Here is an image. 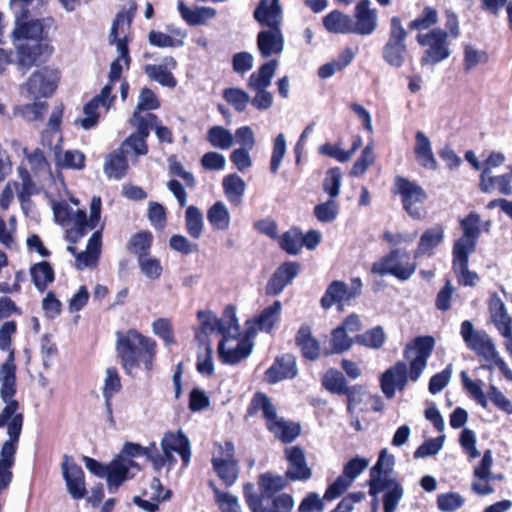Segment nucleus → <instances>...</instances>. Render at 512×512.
Masks as SVG:
<instances>
[{
  "label": "nucleus",
  "instance_id": "obj_1",
  "mask_svg": "<svg viewBox=\"0 0 512 512\" xmlns=\"http://www.w3.org/2000/svg\"><path fill=\"white\" fill-rule=\"evenodd\" d=\"M116 352L121 360L122 368L127 374H131L141 365L147 372H150L153 370L157 354V343L136 329H129L126 333L118 331Z\"/></svg>",
  "mask_w": 512,
  "mask_h": 512
},
{
  "label": "nucleus",
  "instance_id": "obj_2",
  "mask_svg": "<svg viewBox=\"0 0 512 512\" xmlns=\"http://www.w3.org/2000/svg\"><path fill=\"white\" fill-rule=\"evenodd\" d=\"M256 330L246 322L241 330L234 306H226V364H237L247 359L254 347Z\"/></svg>",
  "mask_w": 512,
  "mask_h": 512
},
{
  "label": "nucleus",
  "instance_id": "obj_3",
  "mask_svg": "<svg viewBox=\"0 0 512 512\" xmlns=\"http://www.w3.org/2000/svg\"><path fill=\"white\" fill-rule=\"evenodd\" d=\"M258 411L262 412L268 430L280 441L290 443L300 435V424L278 417L276 408L271 400L266 394L260 392L254 395L249 408L250 413Z\"/></svg>",
  "mask_w": 512,
  "mask_h": 512
},
{
  "label": "nucleus",
  "instance_id": "obj_4",
  "mask_svg": "<svg viewBox=\"0 0 512 512\" xmlns=\"http://www.w3.org/2000/svg\"><path fill=\"white\" fill-rule=\"evenodd\" d=\"M0 373L2 376L0 377L1 388H0V397L2 401L6 404L2 411L0 412V428L7 427L9 429V425L13 422L16 417H20L21 419V427L23 426L24 416L19 410V402L14 399L17 393L16 387V365L14 364V352L10 351V355L5 363L2 364L0 368Z\"/></svg>",
  "mask_w": 512,
  "mask_h": 512
},
{
  "label": "nucleus",
  "instance_id": "obj_5",
  "mask_svg": "<svg viewBox=\"0 0 512 512\" xmlns=\"http://www.w3.org/2000/svg\"><path fill=\"white\" fill-rule=\"evenodd\" d=\"M449 34L440 28L432 29L426 33H419L416 36L417 43L426 47L421 57V64L434 66L445 61L451 56V49L448 43Z\"/></svg>",
  "mask_w": 512,
  "mask_h": 512
},
{
  "label": "nucleus",
  "instance_id": "obj_6",
  "mask_svg": "<svg viewBox=\"0 0 512 512\" xmlns=\"http://www.w3.org/2000/svg\"><path fill=\"white\" fill-rule=\"evenodd\" d=\"M394 192L400 196L403 209L410 217L417 220L425 217L423 204L427 199V193L420 185L399 176L394 180Z\"/></svg>",
  "mask_w": 512,
  "mask_h": 512
},
{
  "label": "nucleus",
  "instance_id": "obj_7",
  "mask_svg": "<svg viewBox=\"0 0 512 512\" xmlns=\"http://www.w3.org/2000/svg\"><path fill=\"white\" fill-rule=\"evenodd\" d=\"M60 72L43 66L35 70L23 84L28 96L33 100L51 97L58 87Z\"/></svg>",
  "mask_w": 512,
  "mask_h": 512
},
{
  "label": "nucleus",
  "instance_id": "obj_8",
  "mask_svg": "<svg viewBox=\"0 0 512 512\" xmlns=\"http://www.w3.org/2000/svg\"><path fill=\"white\" fill-rule=\"evenodd\" d=\"M416 268L417 264L409 260L406 252L393 250L373 264L372 272L381 276L389 274L401 281H406L415 273Z\"/></svg>",
  "mask_w": 512,
  "mask_h": 512
},
{
  "label": "nucleus",
  "instance_id": "obj_9",
  "mask_svg": "<svg viewBox=\"0 0 512 512\" xmlns=\"http://www.w3.org/2000/svg\"><path fill=\"white\" fill-rule=\"evenodd\" d=\"M435 343L432 336H418L406 346L404 355L410 362L409 378L412 381H417L426 368Z\"/></svg>",
  "mask_w": 512,
  "mask_h": 512
},
{
  "label": "nucleus",
  "instance_id": "obj_10",
  "mask_svg": "<svg viewBox=\"0 0 512 512\" xmlns=\"http://www.w3.org/2000/svg\"><path fill=\"white\" fill-rule=\"evenodd\" d=\"M21 419L16 417L13 420L7 434L9 436L1 447L0 450V483L4 486L10 485L13 479L12 468L15 464V455L18 449V444L21 435Z\"/></svg>",
  "mask_w": 512,
  "mask_h": 512
},
{
  "label": "nucleus",
  "instance_id": "obj_11",
  "mask_svg": "<svg viewBox=\"0 0 512 512\" xmlns=\"http://www.w3.org/2000/svg\"><path fill=\"white\" fill-rule=\"evenodd\" d=\"M406 38L407 32L401 19L392 17L389 40L383 48V58L390 66L399 68L404 64L407 54Z\"/></svg>",
  "mask_w": 512,
  "mask_h": 512
},
{
  "label": "nucleus",
  "instance_id": "obj_12",
  "mask_svg": "<svg viewBox=\"0 0 512 512\" xmlns=\"http://www.w3.org/2000/svg\"><path fill=\"white\" fill-rule=\"evenodd\" d=\"M460 334L467 347L485 361L496 356L497 348L491 337L483 330H475L469 320L461 323Z\"/></svg>",
  "mask_w": 512,
  "mask_h": 512
},
{
  "label": "nucleus",
  "instance_id": "obj_13",
  "mask_svg": "<svg viewBox=\"0 0 512 512\" xmlns=\"http://www.w3.org/2000/svg\"><path fill=\"white\" fill-rule=\"evenodd\" d=\"M370 494L376 496L385 492L383 504L384 512H395L400 500L403 497L402 486L394 479L379 477L369 481Z\"/></svg>",
  "mask_w": 512,
  "mask_h": 512
},
{
  "label": "nucleus",
  "instance_id": "obj_14",
  "mask_svg": "<svg viewBox=\"0 0 512 512\" xmlns=\"http://www.w3.org/2000/svg\"><path fill=\"white\" fill-rule=\"evenodd\" d=\"M284 456L288 462L286 478L291 481H307L312 477V469L308 466L306 454L300 446L285 448Z\"/></svg>",
  "mask_w": 512,
  "mask_h": 512
},
{
  "label": "nucleus",
  "instance_id": "obj_15",
  "mask_svg": "<svg viewBox=\"0 0 512 512\" xmlns=\"http://www.w3.org/2000/svg\"><path fill=\"white\" fill-rule=\"evenodd\" d=\"M69 459L70 457L68 455L64 456V461L62 463V474L66 481L69 494L72 496V498L79 500L82 499L87 493L85 488L84 471L81 466L74 462L69 465Z\"/></svg>",
  "mask_w": 512,
  "mask_h": 512
},
{
  "label": "nucleus",
  "instance_id": "obj_16",
  "mask_svg": "<svg viewBox=\"0 0 512 512\" xmlns=\"http://www.w3.org/2000/svg\"><path fill=\"white\" fill-rule=\"evenodd\" d=\"M370 5V0H361L356 5L354 12L355 22L352 20L353 33L370 35L375 31L377 27V13Z\"/></svg>",
  "mask_w": 512,
  "mask_h": 512
},
{
  "label": "nucleus",
  "instance_id": "obj_17",
  "mask_svg": "<svg viewBox=\"0 0 512 512\" xmlns=\"http://www.w3.org/2000/svg\"><path fill=\"white\" fill-rule=\"evenodd\" d=\"M408 368L406 363L397 362L393 367L386 370L381 377V388L387 398H392L395 391H402L408 382Z\"/></svg>",
  "mask_w": 512,
  "mask_h": 512
},
{
  "label": "nucleus",
  "instance_id": "obj_18",
  "mask_svg": "<svg viewBox=\"0 0 512 512\" xmlns=\"http://www.w3.org/2000/svg\"><path fill=\"white\" fill-rule=\"evenodd\" d=\"M300 265L297 262H286L279 266L266 285L268 295H279L298 275Z\"/></svg>",
  "mask_w": 512,
  "mask_h": 512
},
{
  "label": "nucleus",
  "instance_id": "obj_19",
  "mask_svg": "<svg viewBox=\"0 0 512 512\" xmlns=\"http://www.w3.org/2000/svg\"><path fill=\"white\" fill-rule=\"evenodd\" d=\"M298 374L296 358L291 354L277 357L273 365L266 371L265 379L274 384L286 379H292Z\"/></svg>",
  "mask_w": 512,
  "mask_h": 512
},
{
  "label": "nucleus",
  "instance_id": "obj_20",
  "mask_svg": "<svg viewBox=\"0 0 512 512\" xmlns=\"http://www.w3.org/2000/svg\"><path fill=\"white\" fill-rule=\"evenodd\" d=\"M413 153L419 166L433 171L438 168V162L433 152L431 140L421 130L415 132Z\"/></svg>",
  "mask_w": 512,
  "mask_h": 512
},
{
  "label": "nucleus",
  "instance_id": "obj_21",
  "mask_svg": "<svg viewBox=\"0 0 512 512\" xmlns=\"http://www.w3.org/2000/svg\"><path fill=\"white\" fill-rule=\"evenodd\" d=\"M164 454L176 452L181 456L183 466H187L191 457L190 442L188 437L181 431L167 432L161 441Z\"/></svg>",
  "mask_w": 512,
  "mask_h": 512
},
{
  "label": "nucleus",
  "instance_id": "obj_22",
  "mask_svg": "<svg viewBox=\"0 0 512 512\" xmlns=\"http://www.w3.org/2000/svg\"><path fill=\"white\" fill-rule=\"evenodd\" d=\"M353 299L350 298L349 286L342 282L335 280L330 283L321 298V307L325 310L330 309L333 305H337L340 311L344 310L346 304Z\"/></svg>",
  "mask_w": 512,
  "mask_h": 512
},
{
  "label": "nucleus",
  "instance_id": "obj_23",
  "mask_svg": "<svg viewBox=\"0 0 512 512\" xmlns=\"http://www.w3.org/2000/svg\"><path fill=\"white\" fill-rule=\"evenodd\" d=\"M258 49L263 57L279 55L284 49V36L280 28H269L259 32Z\"/></svg>",
  "mask_w": 512,
  "mask_h": 512
},
{
  "label": "nucleus",
  "instance_id": "obj_24",
  "mask_svg": "<svg viewBox=\"0 0 512 512\" xmlns=\"http://www.w3.org/2000/svg\"><path fill=\"white\" fill-rule=\"evenodd\" d=\"M479 188L484 193L498 190L503 195H512V170L502 175H489L486 169L481 172Z\"/></svg>",
  "mask_w": 512,
  "mask_h": 512
},
{
  "label": "nucleus",
  "instance_id": "obj_25",
  "mask_svg": "<svg viewBox=\"0 0 512 512\" xmlns=\"http://www.w3.org/2000/svg\"><path fill=\"white\" fill-rule=\"evenodd\" d=\"M255 19L269 28H280L282 21V9L279 0H261L254 12Z\"/></svg>",
  "mask_w": 512,
  "mask_h": 512
},
{
  "label": "nucleus",
  "instance_id": "obj_26",
  "mask_svg": "<svg viewBox=\"0 0 512 512\" xmlns=\"http://www.w3.org/2000/svg\"><path fill=\"white\" fill-rule=\"evenodd\" d=\"M489 312L491 321L500 334L509 333L512 330V317L508 314L504 302L496 293L490 298Z\"/></svg>",
  "mask_w": 512,
  "mask_h": 512
},
{
  "label": "nucleus",
  "instance_id": "obj_27",
  "mask_svg": "<svg viewBox=\"0 0 512 512\" xmlns=\"http://www.w3.org/2000/svg\"><path fill=\"white\" fill-rule=\"evenodd\" d=\"M200 322V331L206 336L213 332L221 334L218 341L217 354L220 361L224 362V322L216 318L210 311H199L197 313Z\"/></svg>",
  "mask_w": 512,
  "mask_h": 512
},
{
  "label": "nucleus",
  "instance_id": "obj_28",
  "mask_svg": "<svg viewBox=\"0 0 512 512\" xmlns=\"http://www.w3.org/2000/svg\"><path fill=\"white\" fill-rule=\"evenodd\" d=\"M444 238V230L441 226L427 229L420 237L417 248L414 251V258L432 256L433 250L440 245Z\"/></svg>",
  "mask_w": 512,
  "mask_h": 512
},
{
  "label": "nucleus",
  "instance_id": "obj_29",
  "mask_svg": "<svg viewBox=\"0 0 512 512\" xmlns=\"http://www.w3.org/2000/svg\"><path fill=\"white\" fill-rule=\"evenodd\" d=\"M129 168L126 153L121 148L111 152L104 163V172L108 178L122 179Z\"/></svg>",
  "mask_w": 512,
  "mask_h": 512
},
{
  "label": "nucleus",
  "instance_id": "obj_30",
  "mask_svg": "<svg viewBox=\"0 0 512 512\" xmlns=\"http://www.w3.org/2000/svg\"><path fill=\"white\" fill-rule=\"evenodd\" d=\"M296 343L300 347L302 355L309 360H316L320 354V344L312 335L309 326H301L296 335Z\"/></svg>",
  "mask_w": 512,
  "mask_h": 512
},
{
  "label": "nucleus",
  "instance_id": "obj_31",
  "mask_svg": "<svg viewBox=\"0 0 512 512\" xmlns=\"http://www.w3.org/2000/svg\"><path fill=\"white\" fill-rule=\"evenodd\" d=\"M173 36L157 30H151L148 34L149 43L158 48H177L184 45L186 33L181 29L171 30Z\"/></svg>",
  "mask_w": 512,
  "mask_h": 512
},
{
  "label": "nucleus",
  "instance_id": "obj_32",
  "mask_svg": "<svg viewBox=\"0 0 512 512\" xmlns=\"http://www.w3.org/2000/svg\"><path fill=\"white\" fill-rule=\"evenodd\" d=\"M32 283L38 291L44 292L48 285L55 280V272L52 265L47 261H41L30 267Z\"/></svg>",
  "mask_w": 512,
  "mask_h": 512
},
{
  "label": "nucleus",
  "instance_id": "obj_33",
  "mask_svg": "<svg viewBox=\"0 0 512 512\" xmlns=\"http://www.w3.org/2000/svg\"><path fill=\"white\" fill-rule=\"evenodd\" d=\"M323 25L329 33L348 34L352 31V18L339 10H333L323 18Z\"/></svg>",
  "mask_w": 512,
  "mask_h": 512
},
{
  "label": "nucleus",
  "instance_id": "obj_34",
  "mask_svg": "<svg viewBox=\"0 0 512 512\" xmlns=\"http://www.w3.org/2000/svg\"><path fill=\"white\" fill-rule=\"evenodd\" d=\"M278 66L277 60H271L263 64L249 78V87L251 89H267L275 75Z\"/></svg>",
  "mask_w": 512,
  "mask_h": 512
},
{
  "label": "nucleus",
  "instance_id": "obj_35",
  "mask_svg": "<svg viewBox=\"0 0 512 512\" xmlns=\"http://www.w3.org/2000/svg\"><path fill=\"white\" fill-rule=\"evenodd\" d=\"M281 310L282 304L277 300L271 306L266 307L258 317L253 320H247L246 322H252L256 331L259 329L269 332L278 321Z\"/></svg>",
  "mask_w": 512,
  "mask_h": 512
},
{
  "label": "nucleus",
  "instance_id": "obj_36",
  "mask_svg": "<svg viewBox=\"0 0 512 512\" xmlns=\"http://www.w3.org/2000/svg\"><path fill=\"white\" fill-rule=\"evenodd\" d=\"M249 505L253 512H291L295 503L290 494L282 493L273 499L272 510L263 506V499L250 500Z\"/></svg>",
  "mask_w": 512,
  "mask_h": 512
},
{
  "label": "nucleus",
  "instance_id": "obj_37",
  "mask_svg": "<svg viewBox=\"0 0 512 512\" xmlns=\"http://www.w3.org/2000/svg\"><path fill=\"white\" fill-rule=\"evenodd\" d=\"M153 244V235L150 231H140L131 236L127 243L130 253L137 255L138 259L148 256Z\"/></svg>",
  "mask_w": 512,
  "mask_h": 512
},
{
  "label": "nucleus",
  "instance_id": "obj_38",
  "mask_svg": "<svg viewBox=\"0 0 512 512\" xmlns=\"http://www.w3.org/2000/svg\"><path fill=\"white\" fill-rule=\"evenodd\" d=\"M488 61L486 51L476 47L473 44H465L463 47V70L470 73L477 66L485 64Z\"/></svg>",
  "mask_w": 512,
  "mask_h": 512
},
{
  "label": "nucleus",
  "instance_id": "obj_39",
  "mask_svg": "<svg viewBox=\"0 0 512 512\" xmlns=\"http://www.w3.org/2000/svg\"><path fill=\"white\" fill-rule=\"evenodd\" d=\"M235 144L239 145V148L253 149L255 146V135L250 126L238 128L235 134L226 130V149Z\"/></svg>",
  "mask_w": 512,
  "mask_h": 512
},
{
  "label": "nucleus",
  "instance_id": "obj_40",
  "mask_svg": "<svg viewBox=\"0 0 512 512\" xmlns=\"http://www.w3.org/2000/svg\"><path fill=\"white\" fill-rule=\"evenodd\" d=\"M144 72L151 80L164 87L174 88L177 85L176 78L164 65L147 64L144 67Z\"/></svg>",
  "mask_w": 512,
  "mask_h": 512
},
{
  "label": "nucleus",
  "instance_id": "obj_41",
  "mask_svg": "<svg viewBox=\"0 0 512 512\" xmlns=\"http://www.w3.org/2000/svg\"><path fill=\"white\" fill-rule=\"evenodd\" d=\"M258 485L262 495L261 499L264 500L265 496H271L284 489L288 485V478H286V475L275 476L266 473L260 476Z\"/></svg>",
  "mask_w": 512,
  "mask_h": 512
},
{
  "label": "nucleus",
  "instance_id": "obj_42",
  "mask_svg": "<svg viewBox=\"0 0 512 512\" xmlns=\"http://www.w3.org/2000/svg\"><path fill=\"white\" fill-rule=\"evenodd\" d=\"M129 473V467L120 457L113 459L107 465L106 479L109 487L118 488L126 479Z\"/></svg>",
  "mask_w": 512,
  "mask_h": 512
},
{
  "label": "nucleus",
  "instance_id": "obj_43",
  "mask_svg": "<svg viewBox=\"0 0 512 512\" xmlns=\"http://www.w3.org/2000/svg\"><path fill=\"white\" fill-rule=\"evenodd\" d=\"M246 189V183L238 174L226 176V197L234 206H239Z\"/></svg>",
  "mask_w": 512,
  "mask_h": 512
},
{
  "label": "nucleus",
  "instance_id": "obj_44",
  "mask_svg": "<svg viewBox=\"0 0 512 512\" xmlns=\"http://www.w3.org/2000/svg\"><path fill=\"white\" fill-rule=\"evenodd\" d=\"M57 165L63 169L82 170L85 168L86 157L80 150H66L60 155L56 152Z\"/></svg>",
  "mask_w": 512,
  "mask_h": 512
},
{
  "label": "nucleus",
  "instance_id": "obj_45",
  "mask_svg": "<svg viewBox=\"0 0 512 512\" xmlns=\"http://www.w3.org/2000/svg\"><path fill=\"white\" fill-rule=\"evenodd\" d=\"M187 233L194 239L200 238L203 230V215L198 207L190 205L185 212Z\"/></svg>",
  "mask_w": 512,
  "mask_h": 512
},
{
  "label": "nucleus",
  "instance_id": "obj_46",
  "mask_svg": "<svg viewBox=\"0 0 512 512\" xmlns=\"http://www.w3.org/2000/svg\"><path fill=\"white\" fill-rule=\"evenodd\" d=\"M476 241L461 236L453 246V262L452 265L469 263V257L475 250Z\"/></svg>",
  "mask_w": 512,
  "mask_h": 512
},
{
  "label": "nucleus",
  "instance_id": "obj_47",
  "mask_svg": "<svg viewBox=\"0 0 512 512\" xmlns=\"http://www.w3.org/2000/svg\"><path fill=\"white\" fill-rule=\"evenodd\" d=\"M438 18V12L435 8L430 6L424 7L421 14L409 23V28L421 33L437 24Z\"/></svg>",
  "mask_w": 512,
  "mask_h": 512
},
{
  "label": "nucleus",
  "instance_id": "obj_48",
  "mask_svg": "<svg viewBox=\"0 0 512 512\" xmlns=\"http://www.w3.org/2000/svg\"><path fill=\"white\" fill-rule=\"evenodd\" d=\"M313 212L319 222L329 223L338 217L339 204L336 199L329 198L327 201L317 204Z\"/></svg>",
  "mask_w": 512,
  "mask_h": 512
},
{
  "label": "nucleus",
  "instance_id": "obj_49",
  "mask_svg": "<svg viewBox=\"0 0 512 512\" xmlns=\"http://www.w3.org/2000/svg\"><path fill=\"white\" fill-rule=\"evenodd\" d=\"M322 384L328 391L338 395H344L348 388L342 373L334 369H330L326 372Z\"/></svg>",
  "mask_w": 512,
  "mask_h": 512
},
{
  "label": "nucleus",
  "instance_id": "obj_50",
  "mask_svg": "<svg viewBox=\"0 0 512 512\" xmlns=\"http://www.w3.org/2000/svg\"><path fill=\"white\" fill-rule=\"evenodd\" d=\"M342 184V172L340 168L334 167L327 171L323 181V190L330 198L336 199L340 194Z\"/></svg>",
  "mask_w": 512,
  "mask_h": 512
},
{
  "label": "nucleus",
  "instance_id": "obj_51",
  "mask_svg": "<svg viewBox=\"0 0 512 512\" xmlns=\"http://www.w3.org/2000/svg\"><path fill=\"white\" fill-rule=\"evenodd\" d=\"M394 465V456L388 453L387 449H383L380 452L379 458L375 466L370 471V480L379 477L390 478L389 472H391Z\"/></svg>",
  "mask_w": 512,
  "mask_h": 512
},
{
  "label": "nucleus",
  "instance_id": "obj_52",
  "mask_svg": "<svg viewBox=\"0 0 512 512\" xmlns=\"http://www.w3.org/2000/svg\"><path fill=\"white\" fill-rule=\"evenodd\" d=\"M356 342L373 349H379L385 342V332L382 327H374L356 337Z\"/></svg>",
  "mask_w": 512,
  "mask_h": 512
},
{
  "label": "nucleus",
  "instance_id": "obj_53",
  "mask_svg": "<svg viewBox=\"0 0 512 512\" xmlns=\"http://www.w3.org/2000/svg\"><path fill=\"white\" fill-rule=\"evenodd\" d=\"M99 107L100 105L91 99L83 107L85 117L76 119L75 124H79L85 130L95 127L100 119V113L98 112Z\"/></svg>",
  "mask_w": 512,
  "mask_h": 512
},
{
  "label": "nucleus",
  "instance_id": "obj_54",
  "mask_svg": "<svg viewBox=\"0 0 512 512\" xmlns=\"http://www.w3.org/2000/svg\"><path fill=\"white\" fill-rule=\"evenodd\" d=\"M122 388L121 379L116 367L106 369V378L103 386V396L109 401Z\"/></svg>",
  "mask_w": 512,
  "mask_h": 512
},
{
  "label": "nucleus",
  "instance_id": "obj_55",
  "mask_svg": "<svg viewBox=\"0 0 512 512\" xmlns=\"http://www.w3.org/2000/svg\"><path fill=\"white\" fill-rule=\"evenodd\" d=\"M287 144L286 138L283 133L277 135L273 143V151L270 160V172L277 174L281 162L286 154Z\"/></svg>",
  "mask_w": 512,
  "mask_h": 512
},
{
  "label": "nucleus",
  "instance_id": "obj_56",
  "mask_svg": "<svg viewBox=\"0 0 512 512\" xmlns=\"http://www.w3.org/2000/svg\"><path fill=\"white\" fill-rule=\"evenodd\" d=\"M374 161L375 156L373 151V145L369 144L363 149L360 157L355 161L350 171V175L354 177L362 176L368 170V168L374 163Z\"/></svg>",
  "mask_w": 512,
  "mask_h": 512
},
{
  "label": "nucleus",
  "instance_id": "obj_57",
  "mask_svg": "<svg viewBox=\"0 0 512 512\" xmlns=\"http://www.w3.org/2000/svg\"><path fill=\"white\" fill-rule=\"evenodd\" d=\"M463 385L470 396L483 408L488 407V399L479 382L470 379L465 371L461 372Z\"/></svg>",
  "mask_w": 512,
  "mask_h": 512
},
{
  "label": "nucleus",
  "instance_id": "obj_58",
  "mask_svg": "<svg viewBox=\"0 0 512 512\" xmlns=\"http://www.w3.org/2000/svg\"><path fill=\"white\" fill-rule=\"evenodd\" d=\"M161 102L154 91L148 87H143L139 94L136 111H151L160 108Z\"/></svg>",
  "mask_w": 512,
  "mask_h": 512
},
{
  "label": "nucleus",
  "instance_id": "obj_59",
  "mask_svg": "<svg viewBox=\"0 0 512 512\" xmlns=\"http://www.w3.org/2000/svg\"><path fill=\"white\" fill-rule=\"evenodd\" d=\"M465 503L464 498L455 492L440 494L437 497L438 508L443 512H454Z\"/></svg>",
  "mask_w": 512,
  "mask_h": 512
},
{
  "label": "nucleus",
  "instance_id": "obj_60",
  "mask_svg": "<svg viewBox=\"0 0 512 512\" xmlns=\"http://www.w3.org/2000/svg\"><path fill=\"white\" fill-rule=\"evenodd\" d=\"M47 109V102L34 101L33 103L23 105L20 108V112L24 119L33 122L42 120Z\"/></svg>",
  "mask_w": 512,
  "mask_h": 512
},
{
  "label": "nucleus",
  "instance_id": "obj_61",
  "mask_svg": "<svg viewBox=\"0 0 512 512\" xmlns=\"http://www.w3.org/2000/svg\"><path fill=\"white\" fill-rule=\"evenodd\" d=\"M281 248L287 253L295 255L299 253L302 248L301 245V232L297 229H291L285 232L280 242Z\"/></svg>",
  "mask_w": 512,
  "mask_h": 512
},
{
  "label": "nucleus",
  "instance_id": "obj_62",
  "mask_svg": "<svg viewBox=\"0 0 512 512\" xmlns=\"http://www.w3.org/2000/svg\"><path fill=\"white\" fill-rule=\"evenodd\" d=\"M153 332L160 337L166 345L173 344L174 331L172 323L167 318H158L152 324Z\"/></svg>",
  "mask_w": 512,
  "mask_h": 512
},
{
  "label": "nucleus",
  "instance_id": "obj_63",
  "mask_svg": "<svg viewBox=\"0 0 512 512\" xmlns=\"http://www.w3.org/2000/svg\"><path fill=\"white\" fill-rule=\"evenodd\" d=\"M452 269L460 285L473 287L477 284L479 276L476 272L469 270L468 263L452 265Z\"/></svg>",
  "mask_w": 512,
  "mask_h": 512
},
{
  "label": "nucleus",
  "instance_id": "obj_64",
  "mask_svg": "<svg viewBox=\"0 0 512 512\" xmlns=\"http://www.w3.org/2000/svg\"><path fill=\"white\" fill-rule=\"evenodd\" d=\"M444 438V436H440L426 440L416 449L414 452V458L418 459L436 455L443 447Z\"/></svg>",
  "mask_w": 512,
  "mask_h": 512
}]
</instances>
